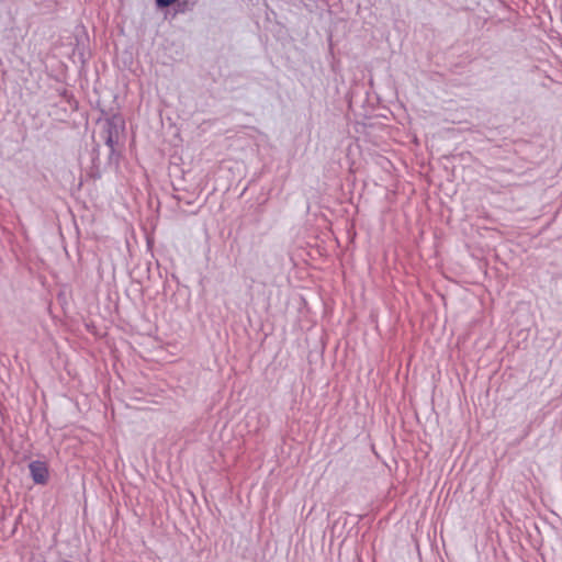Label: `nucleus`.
Segmentation results:
<instances>
[{"label":"nucleus","mask_w":562,"mask_h":562,"mask_svg":"<svg viewBox=\"0 0 562 562\" xmlns=\"http://www.w3.org/2000/svg\"><path fill=\"white\" fill-rule=\"evenodd\" d=\"M114 143H115V140H114L112 131H111V128H109L108 136L105 138V144L111 148V150H114Z\"/></svg>","instance_id":"obj_2"},{"label":"nucleus","mask_w":562,"mask_h":562,"mask_svg":"<svg viewBox=\"0 0 562 562\" xmlns=\"http://www.w3.org/2000/svg\"><path fill=\"white\" fill-rule=\"evenodd\" d=\"M177 0H156V4L159 8H167L173 4Z\"/></svg>","instance_id":"obj_3"},{"label":"nucleus","mask_w":562,"mask_h":562,"mask_svg":"<svg viewBox=\"0 0 562 562\" xmlns=\"http://www.w3.org/2000/svg\"><path fill=\"white\" fill-rule=\"evenodd\" d=\"M31 476L36 484H45L48 479V469L45 462L32 461L29 464Z\"/></svg>","instance_id":"obj_1"}]
</instances>
